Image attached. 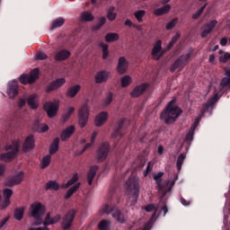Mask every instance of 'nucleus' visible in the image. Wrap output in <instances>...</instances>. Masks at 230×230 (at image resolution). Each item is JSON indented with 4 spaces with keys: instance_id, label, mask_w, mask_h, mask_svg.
I'll list each match as a JSON object with an SVG mask.
<instances>
[{
    "instance_id": "obj_1",
    "label": "nucleus",
    "mask_w": 230,
    "mask_h": 230,
    "mask_svg": "<svg viewBox=\"0 0 230 230\" xmlns=\"http://www.w3.org/2000/svg\"><path fill=\"white\" fill-rule=\"evenodd\" d=\"M218 102V93H216L215 95L203 106V110L201 111V115H199L194 124L191 126L189 133L187 134L185 137L186 143H191L193 141V134L195 132V128L199 127V124L200 123V119H202V116H209L211 112H213V105Z\"/></svg>"
},
{
    "instance_id": "obj_2",
    "label": "nucleus",
    "mask_w": 230,
    "mask_h": 230,
    "mask_svg": "<svg viewBox=\"0 0 230 230\" xmlns=\"http://www.w3.org/2000/svg\"><path fill=\"white\" fill-rule=\"evenodd\" d=\"M126 186L128 199V203L129 206H134L137 202V197H139V178L132 176L127 181Z\"/></svg>"
},
{
    "instance_id": "obj_3",
    "label": "nucleus",
    "mask_w": 230,
    "mask_h": 230,
    "mask_svg": "<svg viewBox=\"0 0 230 230\" xmlns=\"http://www.w3.org/2000/svg\"><path fill=\"white\" fill-rule=\"evenodd\" d=\"M181 108L175 105V100H172L168 104L164 111L161 114V119H164L165 123H173L175 119L181 116Z\"/></svg>"
},
{
    "instance_id": "obj_4",
    "label": "nucleus",
    "mask_w": 230,
    "mask_h": 230,
    "mask_svg": "<svg viewBox=\"0 0 230 230\" xmlns=\"http://www.w3.org/2000/svg\"><path fill=\"white\" fill-rule=\"evenodd\" d=\"M163 172H158L153 176V179L156 182L160 195H162V197H166V193L172 191V188L175 186V181H177L179 177L176 176L172 181L170 180H167L162 183L161 178L163 177Z\"/></svg>"
},
{
    "instance_id": "obj_5",
    "label": "nucleus",
    "mask_w": 230,
    "mask_h": 230,
    "mask_svg": "<svg viewBox=\"0 0 230 230\" xmlns=\"http://www.w3.org/2000/svg\"><path fill=\"white\" fill-rule=\"evenodd\" d=\"M19 146H21V141L14 140L11 144H7L4 150L5 153L0 154L1 161L10 162L15 158L17 154H19Z\"/></svg>"
},
{
    "instance_id": "obj_6",
    "label": "nucleus",
    "mask_w": 230,
    "mask_h": 230,
    "mask_svg": "<svg viewBox=\"0 0 230 230\" xmlns=\"http://www.w3.org/2000/svg\"><path fill=\"white\" fill-rule=\"evenodd\" d=\"M46 213V208L43 207L40 203H34L30 208V215L33 217L35 222L32 223V226H41L42 217Z\"/></svg>"
},
{
    "instance_id": "obj_7",
    "label": "nucleus",
    "mask_w": 230,
    "mask_h": 230,
    "mask_svg": "<svg viewBox=\"0 0 230 230\" xmlns=\"http://www.w3.org/2000/svg\"><path fill=\"white\" fill-rule=\"evenodd\" d=\"M101 213L102 215H109V213H111L113 218H115L117 222H119V224L125 223V217L121 214V211L112 208L109 203L102 205Z\"/></svg>"
},
{
    "instance_id": "obj_8",
    "label": "nucleus",
    "mask_w": 230,
    "mask_h": 230,
    "mask_svg": "<svg viewBox=\"0 0 230 230\" xmlns=\"http://www.w3.org/2000/svg\"><path fill=\"white\" fill-rule=\"evenodd\" d=\"M190 57V53L181 56L171 66L172 73H175V71H182L186 64H188Z\"/></svg>"
},
{
    "instance_id": "obj_9",
    "label": "nucleus",
    "mask_w": 230,
    "mask_h": 230,
    "mask_svg": "<svg viewBox=\"0 0 230 230\" xmlns=\"http://www.w3.org/2000/svg\"><path fill=\"white\" fill-rule=\"evenodd\" d=\"M6 94L9 100H15L19 96V84L17 81H9L6 88Z\"/></svg>"
},
{
    "instance_id": "obj_10",
    "label": "nucleus",
    "mask_w": 230,
    "mask_h": 230,
    "mask_svg": "<svg viewBox=\"0 0 230 230\" xmlns=\"http://www.w3.org/2000/svg\"><path fill=\"white\" fill-rule=\"evenodd\" d=\"M79 126L84 128L89 121V106L84 104L78 111Z\"/></svg>"
},
{
    "instance_id": "obj_11",
    "label": "nucleus",
    "mask_w": 230,
    "mask_h": 230,
    "mask_svg": "<svg viewBox=\"0 0 230 230\" xmlns=\"http://www.w3.org/2000/svg\"><path fill=\"white\" fill-rule=\"evenodd\" d=\"M39 78V70L35 68L29 75L23 74L19 77L21 84H33Z\"/></svg>"
},
{
    "instance_id": "obj_12",
    "label": "nucleus",
    "mask_w": 230,
    "mask_h": 230,
    "mask_svg": "<svg viewBox=\"0 0 230 230\" xmlns=\"http://www.w3.org/2000/svg\"><path fill=\"white\" fill-rule=\"evenodd\" d=\"M152 58L154 60H159L161 57L164 55V49H163V41L157 40L151 50Z\"/></svg>"
},
{
    "instance_id": "obj_13",
    "label": "nucleus",
    "mask_w": 230,
    "mask_h": 230,
    "mask_svg": "<svg viewBox=\"0 0 230 230\" xmlns=\"http://www.w3.org/2000/svg\"><path fill=\"white\" fill-rule=\"evenodd\" d=\"M44 110L47 112L49 118H54V116H57V112L58 111V102H48L44 104Z\"/></svg>"
},
{
    "instance_id": "obj_14",
    "label": "nucleus",
    "mask_w": 230,
    "mask_h": 230,
    "mask_svg": "<svg viewBox=\"0 0 230 230\" xmlns=\"http://www.w3.org/2000/svg\"><path fill=\"white\" fill-rule=\"evenodd\" d=\"M76 215V211L75 209H72L68 211L66 215L64 216L63 217V222H62V228L63 229H69L71 226H73V221L75 220V216Z\"/></svg>"
},
{
    "instance_id": "obj_15",
    "label": "nucleus",
    "mask_w": 230,
    "mask_h": 230,
    "mask_svg": "<svg viewBox=\"0 0 230 230\" xmlns=\"http://www.w3.org/2000/svg\"><path fill=\"white\" fill-rule=\"evenodd\" d=\"M111 150V146L109 145V142H103L98 152H97V159L98 161H105L107 159V155Z\"/></svg>"
},
{
    "instance_id": "obj_16",
    "label": "nucleus",
    "mask_w": 230,
    "mask_h": 230,
    "mask_svg": "<svg viewBox=\"0 0 230 230\" xmlns=\"http://www.w3.org/2000/svg\"><path fill=\"white\" fill-rule=\"evenodd\" d=\"M23 179H24V172L21 171L18 173H16L14 176L7 180L6 186H9V187L17 186L18 184H21L22 182Z\"/></svg>"
},
{
    "instance_id": "obj_17",
    "label": "nucleus",
    "mask_w": 230,
    "mask_h": 230,
    "mask_svg": "<svg viewBox=\"0 0 230 230\" xmlns=\"http://www.w3.org/2000/svg\"><path fill=\"white\" fill-rule=\"evenodd\" d=\"M128 69V61L125 57H120L117 65V71L119 75H125Z\"/></svg>"
},
{
    "instance_id": "obj_18",
    "label": "nucleus",
    "mask_w": 230,
    "mask_h": 230,
    "mask_svg": "<svg viewBox=\"0 0 230 230\" xmlns=\"http://www.w3.org/2000/svg\"><path fill=\"white\" fill-rule=\"evenodd\" d=\"M66 84L65 78H58L49 84L47 87V93H51V91H57V89H60Z\"/></svg>"
},
{
    "instance_id": "obj_19",
    "label": "nucleus",
    "mask_w": 230,
    "mask_h": 230,
    "mask_svg": "<svg viewBox=\"0 0 230 230\" xmlns=\"http://www.w3.org/2000/svg\"><path fill=\"white\" fill-rule=\"evenodd\" d=\"M33 148H35V138H33L32 135H30L23 142L22 150L26 153L33 150Z\"/></svg>"
},
{
    "instance_id": "obj_20",
    "label": "nucleus",
    "mask_w": 230,
    "mask_h": 230,
    "mask_svg": "<svg viewBox=\"0 0 230 230\" xmlns=\"http://www.w3.org/2000/svg\"><path fill=\"white\" fill-rule=\"evenodd\" d=\"M109 119V113L107 111H102L95 117V127H103Z\"/></svg>"
},
{
    "instance_id": "obj_21",
    "label": "nucleus",
    "mask_w": 230,
    "mask_h": 230,
    "mask_svg": "<svg viewBox=\"0 0 230 230\" xmlns=\"http://www.w3.org/2000/svg\"><path fill=\"white\" fill-rule=\"evenodd\" d=\"M217 24H218V22L217 20H212L208 23H207L202 29L201 37H208V35H209V33L213 31Z\"/></svg>"
},
{
    "instance_id": "obj_22",
    "label": "nucleus",
    "mask_w": 230,
    "mask_h": 230,
    "mask_svg": "<svg viewBox=\"0 0 230 230\" xmlns=\"http://www.w3.org/2000/svg\"><path fill=\"white\" fill-rule=\"evenodd\" d=\"M146 89H148V84L146 83L137 85L131 92V96L133 98H137L138 96H141V94H143V93H145Z\"/></svg>"
},
{
    "instance_id": "obj_23",
    "label": "nucleus",
    "mask_w": 230,
    "mask_h": 230,
    "mask_svg": "<svg viewBox=\"0 0 230 230\" xmlns=\"http://www.w3.org/2000/svg\"><path fill=\"white\" fill-rule=\"evenodd\" d=\"M109 76H111V73L109 71H100L95 75V84H103V82H107L109 80Z\"/></svg>"
},
{
    "instance_id": "obj_24",
    "label": "nucleus",
    "mask_w": 230,
    "mask_h": 230,
    "mask_svg": "<svg viewBox=\"0 0 230 230\" xmlns=\"http://www.w3.org/2000/svg\"><path fill=\"white\" fill-rule=\"evenodd\" d=\"M224 224L226 230H230V200L226 201L225 209H224Z\"/></svg>"
},
{
    "instance_id": "obj_25",
    "label": "nucleus",
    "mask_w": 230,
    "mask_h": 230,
    "mask_svg": "<svg viewBox=\"0 0 230 230\" xmlns=\"http://www.w3.org/2000/svg\"><path fill=\"white\" fill-rule=\"evenodd\" d=\"M3 193H4V199L2 204V208L4 209L8 208V206H10V197L13 195V191L12 190V189H4Z\"/></svg>"
},
{
    "instance_id": "obj_26",
    "label": "nucleus",
    "mask_w": 230,
    "mask_h": 230,
    "mask_svg": "<svg viewBox=\"0 0 230 230\" xmlns=\"http://www.w3.org/2000/svg\"><path fill=\"white\" fill-rule=\"evenodd\" d=\"M75 134V126H69L65 128L61 133V141H67Z\"/></svg>"
},
{
    "instance_id": "obj_27",
    "label": "nucleus",
    "mask_w": 230,
    "mask_h": 230,
    "mask_svg": "<svg viewBox=\"0 0 230 230\" xmlns=\"http://www.w3.org/2000/svg\"><path fill=\"white\" fill-rule=\"evenodd\" d=\"M27 105L31 107V109H38L39 108V95L31 94L27 98Z\"/></svg>"
},
{
    "instance_id": "obj_28",
    "label": "nucleus",
    "mask_w": 230,
    "mask_h": 230,
    "mask_svg": "<svg viewBox=\"0 0 230 230\" xmlns=\"http://www.w3.org/2000/svg\"><path fill=\"white\" fill-rule=\"evenodd\" d=\"M68 57H71V52L66 49L59 50L55 54V60L62 62V60H67Z\"/></svg>"
},
{
    "instance_id": "obj_29",
    "label": "nucleus",
    "mask_w": 230,
    "mask_h": 230,
    "mask_svg": "<svg viewBox=\"0 0 230 230\" xmlns=\"http://www.w3.org/2000/svg\"><path fill=\"white\" fill-rule=\"evenodd\" d=\"M170 10H172V6H170V4H165L163 7L155 9L153 13L154 15L161 17V15H166Z\"/></svg>"
},
{
    "instance_id": "obj_30",
    "label": "nucleus",
    "mask_w": 230,
    "mask_h": 230,
    "mask_svg": "<svg viewBox=\"0 0 230 230\" xmlns=\"http://www.w3.org/2000/svg\"><path fill=\"white\" fill-rule=\"evenodd\" d=\"M80 89H82V86L79 84L74 85L67 89L66 91V96L68 98H75L80 93Z\"/></svg>"
},
{
    "instance_id": "obj_31",
    "label": "nucleus",
    "mask_w": 230,
    "mask_h": 230,
    "mask_svg": "<svg viewBox=\"0 0 230 230\" xmlns=\"http://www.w3.org/2000/svg\"><path fill=\"white\" fill-rule=\"evenodd\" d=\"M33 128L38 132H48V130H49V127H48V125L40 124V119H36L34 121Z\"/></svg>"
},
{
    "instance_id": "obj_32",
    "label": "nucleus",
    "mask_w": 230,
    "mask_h": 230,
    "mask_svg": "<svg viewBox=\"0 0 230 230\" xmlns=\"http://www.w3.org/2000/svg\"><path fill=\"white\" fill-rule=\"evenodd\" d=\"M96 172H98V166L93 165L90 168L87 175V181L89 186L93 184V181H94V177H96Z\"/></svg>"
},
{
    "instance_id": "obj_33",
    "label": "nucleus",
    "mask_w": 230,
    "mask_h": 230,
    "mask_svg": "<svg viewBox=\"0 0 230 230\" xmlns=\"http://www.w3.org/2000/svg\"><path fill=\"white\" fill-rule=\"evenodd\" d=\"M45 190H51L52 191H58L60 185L57 181H49L45 185Z\"/></svg>"
},
{
    "instance_id": "obj_34",
    "label": "nucleus",
    "mask_w": 230,
    "mask_h": 230,
    "mask_svg": "<svg viewBox=\"0 0 230 230\" xmlns=\"http://www.w3.org/2000/svg\"><path fill=\"white\" fill-rule=\"evenodd\" d=\"M64 22H66V20L63 17L57 18L51 22L50 30H57V28H61V26H64Z\"/></svg>"
},
{
    "instance_id": "obj_35",
    "label": "nucleus",
    "mask_w": 230,
    "mask_h": 230,
    "mask_svg": "<svg viewBox=\"0 0 230 230\" xmlns=\"http://www.w3.org/2000/svg\"><path fill=\"white\" fill-rule=\"evenodd\" d=\"M123 123H125V119H121L118 122L117 127L114 129V132L112 134V137H115L118 139L121 136V128H123Z\"/></svg>"
},
{
    "instance_id": "obj_36",
    "label": "nucleus",
    "mask_w": 230,
    "mask_h": 230,
    "mask_svg": "<svg viewBox=\"0 0 230 230\" xmlns=\"http://www.w3.org/2000/svg\"><path fill=\"white\" fill-rule=\"evenodd\" d=\"M60 144V138L57 137L53 140L52 144L50 145L49 154L53 155L58 152V145Z\"/></svg>"
},
{
    "instance_id": "obj_37",
    "label": "nucleus",
    "mask_w": 230,
    "mask_h": 230,
    "mask_svg": "<svg viewBox=\"0 0 230 230\" xmlns=\"http://www.w3.org/2000/svg\"><path fill=\"white\" fill-rule=\"evenodd\" d=\"M93 19L94 16H93V13H91V12L89 11H85L81 13V21L83 22H89L91 21H93Z\"/></svg>"
},
{
    "instance_id": "obj_38",
    "label": "nucleus",
    "mask_w": 230,
    "mask_h": 230,
    "mask_svg": "<svg viewBox=\"0 0 230 230\" xmlns=\"http://www.w3.org/2000/svg\"><path fill=\"white\" fill-rule=\"evenodd\" d=\"M105 40L107 42H116V40H119V35L116 32H110L106 34Z\"/></svg>"
},
{
    "instance_id": "obj_39",
    "label": "nucleus",
    "mask_w": 230,
    "mask_h": 230,
    "mask_svg": "<svg viewBox=\"0 0 230 230\" xmlns=\"http://www.w3.org/2000/svg\"><path fill=\"white\" fill-rule=\"evenodd\" d=\"M132 84V77L130 75H124L120 78L121 87H128Z\"/></svg>"
},
{
    "instance_id": "obj_40",
    "label": "nucleus",
    "mask_w": 230,
    "mask_h": 230,
    "mask_svg": "<svg viewBox=\"0 0 230 230\" xmlns=\"http://www.w3.org/2000/svg\"><path fill=\"white\" fill-rule=\"evenodd\" d=\"M75 182H78V174L75 173L73 177L66 182L63 183L61 185V188L67 189L69 186H73V184H75Z\"/></svg>"
},
{
    "instance_id": "obj_41",
    "label": "nucleus",
    "mask_w": 230,
    "mask_h": 230,
    "mask_svg": "<svg viewBox=\"0 0 230 230\" xmlns=\"http://www.w3.org/2000/svg\"><path fill=\"white\" fill-rule=\"evenodd\" d=\"M99 230H111V220H102L98 225Z\"/></svg>"
},
{
    "instance_id": "obj_42",
    "label": "nucleus",
    "mask_w": 230,
    "mask_h": 230,
    "mask_svg": "<svg viewBox=\"0 0 230 230\" xmlns=\"http://www.w3.org/2000/svg\"><path fill=\"white\" fill-rule=\"evenodd\" d=\"M226 77L223 78L220 87H230V70L226 71Z\"/></svg>"
},
{
    "instance_id": "obj_43",
    "label": "nucleus",
    "mask_w": 230,
    "mask_h": 230,
    "mask_svg": "<svg viewBox=\"0 0 230 230\" xmlns=\"http://www.w3.org/2000/svg\"><path fill=\"white\" fill-rule=\"evenodd\" d=\"M51 164V155H45L40 164V168L44 170V168H48V165Z\"/></svg>"
},
{
    "instance_id": "obj_44",
    "label": "nucleus",
    "mask_w": 230,
    "mask_h": 230,
    "mask_svg": "<svg viewBox=\"0 0 230 230\" xmlns=\"http://www.w3.org/2000/svg\"><path fill=\"white\" fill-rule=\"evenodd\" d=\"M100 48L102 49V58L103 60H107L109 58V45L105 43H100Z\"/></svg>"
},
{
    "instance_id": "obj_45",
    "label": "nucleus",
    "mask_w": 230,
    "mask_h": 230,
    "mask_svg": "<svg viewBox=\"0 0 230 230\" xmlns=\"http://www.w3.org/2000/svg\"><path fill=\"white\" fill-rule=\"evenodd\" d=\"M78 188H80V183H75L67 191L66 194L65 195V199H70L73 193L78 190Z\"/></svg>"
},
{
    "instance_id": "obj_46",
    "label": "nucleus",
    "mask_w": 230,
    "mask_h": 230,
    "mask_svg": "<svg viewBox=\"0 0 230 230\" xmlns=\"http://www.w3.org/2000/svg\"><path fill=\"white\" fill-rule=\"evenodd\" d=\"M113 97L114 95L112 94V93L109 92L106 94V98L103 100L102 107H109V105L112 103Z\"/></svg>"
},
{
    "instance_id": "obj_47",
    "label": "nucleus",
    "mask_w": 230,
    "mask_h": 230,
    "mask_svg": "<svg viewBox=\"0 0 230 230\" xmlns=\"http://www.w3.org/2000/svg\"><path fill=\"white\" fill-rule=\"evenodd\" d=\"M146 14V12L145 10H138L134 13L135 19L138 21V22H143V18Z\"/></svg>"
},
{
    "instance_id": "obj_48",
    "label": "nucleus",
    "mask_w": 230,
    "mask_h": 230,
    "mask_svg": "<svg viewBox=\"0 0 230 230\" xmlns=\"http://www.w3.org/2000/svg\"><path fill=\"white\" fill-rule=\"evenodd\" d=\"M107 18L109 21H114L116 19V7L111 6L108 9Z\"/></svg>"
},
{
    "instance_id": "obj_49",
    "label": "nucleus",
    "mask_w": 230,
    "mask_h": 230,
    "mask_svg": "<svg viewBox=\"0 0 230 230\" xmlns=\"http://www.w3.org/2000/svg\"><path fill=\"white\" fill-rule=\"evenodd\" d=\"M184 159H186V154H181L178 156V159H177V169H178V172H181V170L182 168V164L184 163Z\"/></svg>"
},
{
    "instance_id": "obj_50",
    "label": "nucleus",
    "mask_w": 230,
    "mask_h": 230,
    "mask_svg": "<svg viewBox=\"0 0 230 230\" xmlns=\"http://www.w3.org/2000/svg\"><path fill=\"white\" fill-rule=\"evenodd\" d=\"M23 217H24V208H17L14 212V218L16 220H22Z\"/></svg>"
},
{
    "instance_id": "obj_51",
    "label": "nucleus",
    "mask_w": 230,
    "mask_h": 230,
    "mask_svg": "<svg viewBox=\"0 0 230 230\" xmlns=\"http://www.w3.org/2000/svg\"><path fill=\"white\" fill-rule=\"evenodd\" d=\"M206 6H208V4H205L201 8L197 10L193 14H192V19L197 20L202 13H204V10H206Z\"/></svg>"
},
{
    "instance_id": "obj_52",
    "label": "nucleus",
    "mask_w": 230,
    "mask_h": 230,
    "mask_svg": "<svg viewBox=\"0 0 230 230\" xmlns=\"http://www.w3.org/2000/svg\"><path fill=\"white\" fill-rule=\"evenodd\" d=\"M181 39V33L176 32V34L172 38L171 41L169 42L167 48L170 49V48H172L175 42H177Z\"/></svg>"
},
{
    "instance_id": "obj_53",
    "label": "nucleus",
    "mask_w": 230,
    "mask_h": 230,
    "mask_svg": "<svg viewBox=\"0 0 230 230\" xmlns=\"http://www.w3.org/2000/svg\"><path fill=\"white\" fill-rule=\"evenodd\" d=\"M75 112V108L74 107H69L66 111V112L64 113L63 115V120L66 121L69 118H71V114Z\"/></svg>"
},
{
    "instance_id": "obj_54",
    "label": "nucleus",
    "mask_w": 230,
    "mask_h": 230,
    "mask_svg": "<svg viewBox=\"0 0 230 230\" xmlns=\"http://www.w3.org/2000/svg\"><path fill=\"white\" fill-rule=\"evenodd\" d=\"M178 19L177 18H173L171 22H169L165 28L166 30H172V28H175V26H177V22H178Z\"/></svg>"
},
{
    "instance_id": "obj_55",
    "label": "nucleus",
    "mask_w": 230,
    "mask_h": 230,
    "mask_svg": "<svg viewBox=\"0 0 230 230\" xmlns=\"http://www.w3.org/2000/svg\"><path fill=\"white\" fill-rule=\"evenodd\" d=\"M229 59H230L229 52H225L223 55L219 57V62H221L222 64H226V62H227V60Z\"/></svg>"
},
{
    "instance_id": "obj_56",
    "label": "nucleus",
    "mask_w": 230,
    "mask_h": 230,
    "mask_svg": "<svg viewBox=\"0 0 230 230\" xmlns=\"http://www.w3.org/2000/svg\"><path fill=\"white\" fill-rule=\"evenodd\" d=\"M93 145H94V143H93V142L85 144V146L83 147V149L76 153V155H82V154H84V152H85V150L91 148L93 146Z\"/></svg>"
},
{
    "instance_id": "obj_57",
    "label": "nucleus",
    "mask_w": 230,
    "mask_h": 230,
    "mask_svg": "<svg viewBox=\"0 0 230 230\" xmlns=\"http://www.w3.org/2000/svg\"><path fill=\"white\" fill-rule=\"evenodd\" d=\"M51 215L48 213L45 217V220L42 219L43 226H51Z\"/></svg>"
},
{
    "instance_id": "obj_58",
    "label": "nucleus",
    "mask_w": 230,
    "mask_h": 230,
    "mask_svg": "<svg viewBox=\"0 0 230 230\" xmlns=\"http://www.w3.org/2000/svg\"><path fill=\"white\" fill-rule=\"evenodd\" d=\"M153 166H154V164H152V162H148L146 169L144 172V177H146L148 175V173H150L152 172Z\"/></svg>"
},
{
    "instance_id": "obj_59",
    "label": "nucleus",
    "mask_w": 230,
    "mask_h": 230,
    "mask_svg": "<svg viewBox=\"0 0 230 230\" xmlns=\"http://www.w3.org/2000/svg\"><path fill=\"white\" fill-rule=\"evenodd\" d=\"M17 103H18V107L20 109H22V107H24V105H26V97H20L18 99Z\"/></svg>"
},
{
    "instance_id": "obj_60",
    "label": "nucleus",
    "mask_w": 230,
    "mask_h": 230,
    "mask_svg": "<svg viewBox=\"0 0 230 230\" xmlns=\"http://www.w3.org/2000/svg\"><path fill=\"white\" fill-rule=\"evenodd\" d=\"M106 21L107 19H105V17L100 18L98 24L94 27V30H100V28L105 24Z\"/></svg>"
},
{
    "instance_id": "obj_61",
    "label": "nucleus",
    "mask_w": 230,
    "mask_h": 230,
    "mask_svg": "<svg viewBox=\"0 0 230 230\" xmlns=\"http://www.w3.org/2000/svg\"><path fill=\"white\" fill-rule=\"evenodd\" d=\"M48 58V55H46L44 52H39L36 55V60H46Z\"/></svg>"
},
{
    "instance_id": "obj_62",
    "label": "nucleus",
    "mask_w": 230,
    "mask_h": 230,
    "mask_svg": "<svg viewBox=\"0 0 230 230\" xmlns=\"http://www.w3.org/2000/svg\"><path fill=\"white\" fill-rule=\"evenodd\" d=\"M60 215H56L51 218L50 226H53V224H57L60 221Z\"/></svg>"
},
{
    "instance_id": "obj_63",
    "label": "nucleus",
    "mask_w": 230,
    "mask_h": 230,
    "mask_svg": "<svg viewBox=\"0 0 230 230\" xmlns=\"http://www.w3.org/2000/svg\"><path fill=\"white\" fill-rule=\"evenodd\" d=\"M98 137V131H93L92 133L91 138H90V142L91 143H94V141H96V137Z\"/></svg>"
},
{
    "instance_id": "obj_64",
    "label": "nucleus",
    "mask_w": 230,
    "mask_h": 230,
    "mask_svg": "<svg viewBox=\"0 0 230 230\" xmlns=\"http://www.w3.org/2000/svg\"><path fill=\"white\" fill-rule=\"evenodd\" d=\"M8 222V217L4 218L0 221V229H3V226Z\"/></svg>"
}]
</instances>
